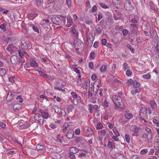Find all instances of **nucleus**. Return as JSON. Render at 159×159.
<instances>
[{"label":"nucleus","instance_id":"23","mask_svg":"<svg viewBox=\"0 0 159 159\" xmlns=\"http://www.w3.org/2000/svg\"><path fill=\"white\" fill-rule=\"evenodd\" d=\"M106 132L105 129H102L98 131V134L102 136H104L106 134Z\"/></svg>","mask_w":159,"mask_h":159},{"label":"nucleus","instance_id":"15","mask_svg":"<svg viewBox=\"0 0 159 159\" xmlns=\"http://www.w3.org/2000/svg\"><path fill=\"white\" fill-rule=\"evenodd\" d=\"M30 126V124L28 122H26L25 123L21 125L20 126V129H27Z\"/></svg>","mask_w":159,"mask_h":159},{"label":"nucleus","instance_id":"41","mask_svg":"<svg viewBox=\"0 0 159 159\" xmlns=\"http://www.w3.org/2000/svg\"><path fill=\"white\" fill-rule=\"evenodd\" d=\"M97 9V7L96 5L93 6L92 9V12L93 13L95 12L96 11Z\"/></svg>","mask_w":159,"mask_h":159},{"label":"nucleus","instance_id":"14","mask_svg":"<svg viewBox=\"0 0 159 159\" xmlns=\"http://www.w3.org/2000/svg\"><path fill=\"white\" fill-rule=\"evenodd\" d=\"M14 95L12 94V93L11 92H8L7 98H6L7 100V101H9L12 99L13 98Z\"/></svg>","mask_w":159,"mask_h":159},{"label":"nucleus","instance_id":"18","mask_svg":"<svg viewBox=\"0 0 159 159\" xmlns=\"http://www.w3.org/2000/svg\"><path fill=\"white\" fill-rule=\"evenodd\" d=\"M141 89L139 88L134 89L131 91V92L132 94L135 95L138 93H139L140 92Z\"/></svg>","mask_w":159,"mask_h":159},{"label":"nucleus","instance_id":"39","mask_svg":"<svg viewBox=\"0 0 159 159\" xmlns=\"http://www.w3.org/2000/svg\"><path fill=\"white\" fill-rule=\"evenodd\" d=\"M66 3L69 7H70L71 1V0H66Z\"/></svg>","mask_w":159,"mask_h":159},{"label":"nucleus","instance_id":"51","mask_svg":"<svg viewBox=\"0 0 159 159\" xmlns=\"http://www.w3.org/2000/svg\"><path fill=\"white\" fill-rule=\"evenodd\" d=\"M39 73L40 74V75L41 76H43L46 78H47L48 77V76L47 75L45 74L44 72H43L42 71H39Z\"/></svg>","mask_w":159,"mask_h":159},{"label":"nucleus","instance_id":"25","mask_svg":"<svg viewBox=\"0 0 159 159\" xmlns=\"http://www.w3.org/2000/svg\"><path fill=\"white\" fill-rule=\"evenodd\" d=\"M21 106L20 104H16L13 106V108L15 110H19L21 108Z\"/></svg>","mask_w":159,"mask_h":159},{"label":"nucleus","instance_id":"24","mask_svg":"<svg viewBox=\"0 0 159 159\" xmlns=\"http://www.w3.org/2000/svg\"><path fill=\"white\" fill-rule=\"evenodd\" d=\"M30 66L32 67H36L38 66V64L36 61H33L30 62Z\"/></svg>","mask_w":159,"mask_h":159},{"label":"nucleus","instance_id":"2","mask_svg":"<svg viewBox=\"0 0 159 159\" xmlns=\"http://www.w3.org/2000/svg\"><path fill=\"white\" fill-rule=\"evenodd\" d=\"M74 47L77 52H80L84 49V43L81 40L77 39L74 44Z\"/></svg>","mask_w":159,"mask_h":159},{"label":"nucleus","instance_id":"59","mask_svg":"<svg viewBox=\"0 0 159 159\" xmlns=\"http://www.w3.org/2000/svg\"><path fill=\"white\" fill-rule=\"evenodd\" d=\"M104 104L106 107L109 106V103L106 100H105L104 101Z\"/></svg>","mask_w":159,"mask_h":159},{"label":"nucleus","instance_id":"28","mask_svg":"<svg viewBox=\"0 0 159 159\" xmlns=\"http://www.w3.org/2000/svg\"><path fill=\"white\" fill-rule=\"evenodd\" d=\"M146 112H147V111H146V110H145V108L144 107H142L139 111V112H140L139 115H140L142 113H143V114H144V113H146Z\"/></svg>","mask_w":159,"mask_h":159},{"label":"nucleus","instance_id":"58","mask_svg":"<svg viewBox=\"0 0 159 159\" xmlns=\"http://www.w3.org/2000/svg\"><path fill=\"white\" fill-rule=\"evenodd\" d=\"M95 56V54L94 52H92L90 54V57L91 58H93Z\"/></svg>","mask_w":159,"mask_h":159},{"label":"nucleus","instance_id":"10","mask_svg":"<svg viewBox=\"0 0 159 159\" xmlns=\"http://www.w3.org/2000/svg\"><path fill=\"white\" fill-rule=\"evenodd\" d=\"M76 26L75 25L74 27H72L70 29H71V31L72 33L75 36V38L76 39H77L78 38V32L76 30L75 28V27Z\"/></svg>","mask_w":159,"mask_h":159},{"label":"nucleus","instance_id":"48","mask_svg":"<svg viewBox=\"0 0 159 159\" xmlns=\"http://www.w3.org/2000/svg\"><path fill=\"white\" fill-rule=\"evenodd\" d=\"M16 99H19L20 100V102H22L23 101V99L22 98V97H21V96H20V95H19L16 98Z\"/></svg>","mask_w":159,"mask_h":159},{"label":"nucleus","instance_id":"27","mask_svg":"<svg viewBox=\"0 0 159 159\" xmlns=\"http://www.w3.org/2000/svg\"><path fill=\"white\" fill-rule=\"evenodd\" d=\"M6 74V71L5 70L2 68L0 69V75L3 76L5 75Z\"/></svg>","mask_w":159,"mask_h":159},{"label":"nucleus","instance_id":"50","mask_svg":"<svg viewBox=\"0 0 159 159\" xmlns=\"http://www.w3.org/2000/svg\"><path fill=\"white\" fill-rule=\"evenodd\" d=\"M98 20H99L102 17V14L101 12H99L98 13Z\"/></svg>","mask_w":159,"mask_h":159},{"label":"nucleus","instance_id":"8","mask_svg":"<svg viewBox=\"0 0 159 159\" xmlns=\"http://www.w3.org/2000/svg\"><path fill=\"white\" fill-rule=\"evenodd\" d=\"M11 61L13 64H17L18 61V57L16 56H12L11 57Z\"/></svg>","mask_w":159,"mask_h":159},{"label":"nucleus","instance_id":"56","mask_svg":"<svg viewBox=\"0 0 159 159\" xmlns=\"http://www.w3.org/2000/svg\"><path fill=\"white\" fill-rule=\"evenodd\" d=\"M33 30L36 32H37L38 33H39V30L38 29V28L35 27L34 25H33L32 26Z\"/></svg>","mask_w":159,"mask_h":159},{"label":"nucleus","instance_id":"63","mask_svg":"<svg viewBox=\"0 0 159 159\" xmlns=\"http://www.w3.org/2000/svg\"><path fill=\"white\" fill-rule=\"evenodd\" d=\"M106 39H104L102 40V43L103 45H105L106 44Z\"/></svg>","mask_w":159,"mask_h":159},{"label":"nucleus","instance_id":"61","mask_svg":"<svg viewBox=\"0 0 159 159\" xmlns=\"http://www.w3.org/2000/svg\"><path fill=\"white\" fill-rule=\"evenodd\" d=\"M73 108V107L71 105H69L67 109L69 111H71Z\"/></svg>","mask_w":159,"mask_h":159},{"label":"nucleus","instance_id":"22","mask_svg":"<svg viewBox=\"0 0 159 159\" xmlns=\"http://www.w3.org/2000/svg\"><path fill=\"white\" fill-rule=\"evenodd\" d=\"M108 147L110 148H115V144L109 141L107 145Z\"/></svg>","mask_w":159,"mask_h":159},{"label":"nucleus","instance_id":"64","mask_svg":"<svg viewBox=\"0 0 159 159\" xmlns=\"http://www.w3.org/2000/svg\"><path fill=\"white\" fill-rule=\"evenodd\" d=\"M75 133L79 135L80 133V130L79 129H77L75 130Z\"/></svg>","mask_w":159,"mask_h":159},{"label":"nucleus","instance_id":"57","mask_svg":"<svg viewBox=\"0 0 159 159\" xmlns=\"http://www.w3.org/2000/svg\"><path fill=\"white\" fill-rule=\"evenodd\" d=\"M131 22L134 23H137V20L135 18H134L131 19Z\"/></svg>","mask_w":159,"mask_h":159},{"label":"nucleus","instance_id":"19","mask_svg":"<svg viewBox=\"0 0 159 159\" xmlns=\"http://www.w3.org/2000/svg\"><path fill=\"white\" fill-rule=\"evenodd\" d=\"M29 46H30V45L29 44H26L25 43H21V47L22 49L25 50L28 49Z\"/></svg>","mask_w":159,"mask_h":159},{"label":"nucleus","instance_id":"16","mask_svg":"<svg viewBox=\"0 0 159 159\" xmlns=\"http://www.w3.org/2000/svg\"><path fill=\"white\" fill-rule=\"evenodd\" d=\"M115 95H117L118 96L120 97L122 94L121 89H118L115 90Z\"/></svg>","mask_w":159,"mask_h":159},{"label":"nucleus","instance_id":"54","mask_svg":"<svg viewBox=\"0 0 159 159\" xmlns=\"http://www.w3.org/2000/svg\"><path fill=\"white\" fill-rule=\"evenodd\" d=\"M89 67L91 69H93V64L92 62H90L89 63Z\"/></svg>","mask_w":159,"mask_h":159},{"label":"nucleus","instance_id":"52","mask_svg":"<svg viewBox=\"0 0 159 159\" xmlns=\"http://www.w3.org/2000/svg\"><path fill=\"white\" fill-rule=\"evenodd\" d=\"M57 140L59 141L60 142H61L62 139L59 135H57Z\"/></svg>","mask_w":159,"mask_h":159},{"label":"nucleus","instance_id":"62","mask_svg":"<svg viewBox=\"0 0 159 159\" xmlns=\"http://www.w3.org/2000/svg\"><path fill=\"white\" fill-rule=\"evenodd\" d=\"M0 126L2 128H4L6 126V124L4 123L0 122Z\"/></svg>","mask_w":159,"mask_h":159},{"label":"nucleus","instance_id":"31","mask_svg":"<svg viewBox=\"0 0 159 159\" xmlns=\"http://www.w3.org/2000/svg\"><path fill=\"white\" fill-rule=\"evenodd\" d=\"M90 83V80H88L86 81L85 83V85L86 86V87H85L86 89H89V86Z\"/></svg>","mask_w":159,"mask_h":159},{"label":"nucleus","instance_id":"13","mask_svg":"<svg viewBox=\"0 0 159 159\" xmlns=\"http://www.w3.org/2000/svg\"><path fill=\"white\" fill-rule=\"evenodd\" d=\"M79 151V149L75 147H71L70 148V153L73 154H75L78 152Z\"/></svg>","mask_w":159,"mask_h":159},{"label":"nucleus","instance_id":"34","mask_svg":"<svg viewBox=\"0 0 159 159\" xmlns=\"http://www.w3.org/2000/svg\"><path fill=\"white\" fill-rule=\"evenodd\" d=\"M134 81H133L132 79H130L129 80L127 81L126 83L129 86L131 85L132 84H133Z\"/></svg>","mask_w":159,"mask_h":159},{"label":"nucleus","instance_id":"32","mask_svg":"<svg viewBox=\"0 0 159 159\" xmlns=\"http://www.w3.org/2000/svg\"><path fill=\"white\" fill-rule=\"evenodd\" d=\"M150 75L148 73L143 75V77L145 79H149L150 78Z\"/></svg>","mask_w":159,"mask_h":159},{"label":"nucleus","instance_id":"36","mask_svg":"<svg viewBox=\"0 0 159 159\" xmlns=\"http://www.w3.org/2000/svg\"><path fill=\"white\" fill-rule=\"evenodd\" d=\"M100 6L102 8L106 9L108 8V7L103 3H99Z\"/></svg>","mask_w":159,"mask_h":159},{"label":"nucleus","instance_id":"42","mask_svg":"<svg viewBox=\"0 0 159 159\" xmlns=\"http://www.w3.org/2000/svg\"><path fill=\"white\" fill-rule=\"evenodd\" d=\"M145 130L148 132V133L149 134H150V135L152 136V134L151 133L152 132H151V130L150 129L148 128L147 127H146Z\"/></svg>","mask_w":159,"mask_h":159},{"label":"nucleus","instance_id":"11","mask_svg":"<svg viewBox=\"0 0 159 159\" xmlns=\"http://www.w3.org/2000/svg\"><path fill=\"white\" fill-rule=\"evenodd\" d=\"M89 112L91 114L93 113L92 110L93 109H97L98 107V105H93L92 104H90L89 106Z\"/></svg>","mask_w":159,"mask_h":159},{"label":"nucleus","instance_id":"21","mask_svg":"<svg viewBox=\"0 0 159 159\" xmlns=\"http://www.w3.org/2000/svg\"><path fill=\"white\" fill-rule=\"evenodd\" d=\"M125 116L126 119L129 120L131 119L133 117L132 114L128 112H126L125 114Z\"/></svg>","mask_w":159,"mask_h":159},{"label":"nucleus","instance_id":"4","mask_svg":"<svg viewBox=\"0 0 159 159\" xmlns=\"http://www.w3.org/2000/svg\"><path fill=\"white\" fill-rule=\"evenodd\" d=\"M54 111L55 112L61 115H65V112L64 110L61 109L60 108V107L58 106H55L54 108Z\"/></svg>","mask_w":159,"mask_h":159},{"label":"nucleus","instance_id":"9","mask_svg":"<svg viewBox=\"0 0 159 159\" xmlns=\"http://www.w3.org/2000/svg\"><path fill=\"white\" fill-rule=\"evenodd\" d=\"M40 112L42 114L43 119L45 118L47 119L48 117L49 114L47 111L41 110H40Z\"/></svg>","mask_w":159,"mask_h":159},{"label":"nucleus","instance_id":"47","mask_svg":"<svg viewBox=\"0 0 159 159\" xmlns=\"http://www.w3.org/2000/svg\"><path fill=\"white\" fill-rule=\"evenodd\" d=\"M148 151L147 149H143L141 151L140 153L141 154L143 155L146 153Z\"/></svg>","mask_w":159,"mask_h":159},{"label":"nucleus","instance_id":"30","mask_svg":"<svg viewBox=\"0 0 159 159\" xmlns=\"http://www.w3.org/2000/svg\"><path fill=\"white\" fill-rule=\"evenodd\" d=\"M140 85V84L139 83L136 81H134L133 82V87L134 88H137L139 87Z\"/></svg>","mask_w":159,"mask_h":159},{"label":"nucleus","instance_id":"35","mask_svg":"<svg viewBox=\"0 0 159 159\" xmlns=\"http://www.w3.org/2000/svg\"><path fill=\"white\" fill-rule=\"evenodd\" d=\"M125 138L126 142L129 143H130V138L127 134H126L125 136Z\"/></svg>","mask_w":159,"mask_h":159},{"label":"nucleus","instance_id":"26","mask_svg":"<svg viewBox=\"0 0 159 159\" xmlns=\"http://www.w3.org/2000/svg\"><path fill=\"white\" fill-rule=\"evenodd\" d=\"M107 66L105 65H102L100 69V70L101 72L103 73L105 72L107 69Z\"/></svg>","mask_w":159,"mask_h":159},{"label":"nucleus","instance_id":"5","mask_svg":"<svg viewBox=\"0 0 159 159\" xmlns=\"http://www.w3.org/2000/svg\"><path fill=\"white\" fill-rule=\"evenodd\" d=\"M154 146L156 150L159 149V136H156L154 141Z\"/></svg>","mask_w":159,"mask_h":159},{"label":"nucleus","instance_id":"17","mask_svg":"<svg viewBox=\"0 0 159 159\" xmlns=\"http://www.w3.org/2000/svg\"><path fill=\"white\" fill-rule=\"evenodd\" d=\"M36 148L38 150H44L45 149V148L43 145L40 144H38L36 146Z\"/></svg>","mask_w":159,"mask_h":159},{"label":"nucleus","instance_id":"45","mask_svg":"<svg viewBox=\"0 0 159 159\" xmlns=\"http://www.w3.org/2000/svg\"><path fill=\"white\" fill-rule=\"evenodd\" d=\"M128 68V65L126 63L123 64V70L125 71Z\"/></svg>","mask_w":159,"mask_h":159},{"label":"nucleus","instance_id":"49","mask_svg":"<svg viewBox=\"0 0 159 159\" xmlns=\"http://www.w3.org/2000/svg\"><path fill=\"white\" fill-rule=\"evenodd\" d=\"M102 126L103 125L101 123H98L97 125V128L98 129H100L102 128Z\"/></svg>","mask_w":159,"mask_h":159},{"label":"nucleus","instance_id":"40","mask_svg":"<svg viewBox=\"0 0 159 159\" xmlns=\"http://www.w3.org/2000/svg\"><path fill=\"white\" fill-rule=\"evenodd\" d=\"M132 73V71L129 69L126 72V74L128 76H129L131 75Z\"/></svg>","mask_w":159,"mask_h":159},{"label":"nucleus","instance_id":"53","mask_svg":"<svg viewBox=\"0 0 159 159\" xmlns=\"http://www.w3.org/2000/svg\"><path fill=\"white\" fill-rule=\"evenodd\" d=\"M18 53H19V56H20V57L21 58H23L24 57V55H23V54L22 52V51L21 50H19L18 51Z\"/></svg>","mask_w":159,"mask_h":159},{"label":"nucleus","instance_id":"7","mask_svg":"<svg viewBox=\"0 0 159 159\" xmlns=\"http://www.w3.org/2000/svg\"><path fill=\"white\" fill-rule=\"evenodd\" d=\"M74 135V132L73 129H70L67 132L66 136L67 138L70 139H72Z\"/></svg>","mask_w":159,"mask_h":159},{"label":"nucleus","instance_id":"12","mask_svg":"<svg viewBox=\"0 0 159 159\" xmlns=\"http://www.w3.org/2000/svg\"><path fill=\"white\" fill-rule=\"evenodd\" d=\"M41 116V115L39 114H36L34 116V118L35 120H39V122L40 123V124H41V122H42V124H43L44 120H42L39 119V118H40Z\"/></svg>","mask_w":159,"mask_h":159},{"label":"nucleus","instance_id":"6","mask_svg":"<svg viewBox=\"0 0 159 159\" xmlns=\"http://www.w3.org/2000/svg\"><path fill=\"white\" fill-rule=\"evenodd\" d=\"M102 29V26L101 24H97L95 27V30L96 32L99 34H101Z\"/></svg>","mask_w":159,"mask_h":159},{"label":"nucleus","instance_id":"37","mask_svg":"<svg viewBox=\"0 0 159 159\" xmlns=\"http://www.w3.org/2000/svg\"><path fill=\"white\" fill-rule=\"evenodd\" d=\"M130 159H139V158L137 155H133L131 156Z\"/></svg>","mask_w":159,"mask_h":159},{"label":"nucleus","instance_id":"1","mask_svg":"<svg viewBox=\"0 0 159 159\" xmlns=\"http://www.w3.org/2000/svg\"><path fill=\"white\" fill-rule=\"evenodd\" d=\"M112 99L117 107L121 108L122 107L121 105L122 100L120 97L118 96L117 95H114L112 97Z\"/></svg>","mask_w":159,"mask_h":159},{"label":"nucleus","instance_id":"46","mask_svg":"<svg viewBox=\"0 0 159 159\" xmlns=\"http://www.w3.org/2000/svg\"><path fill=\"white\" fill-rule=\"evenodd\" d=\"M11 47V45L9 44L7 48V50L8 51L11 52L12 51V50Z\"/></svg>","mask_w":159,"mask_h":159},{"label":"nucleus","instance_id":"44","mask_svg":"<svg viewBox=\"0 0 159 159\" xmlns=\"http://www.w3.org/2000/svg\"><path fill=\"white\" fill-rule=\"evenodd\" d=\"M85 23L88 25H90L93 23V21L90 20H85Z\"/></svg>","mask_w":159,"mask_h":159},{"label":"nucleus","instance_id":"60","mask_svg":"<svg viewBox=\"0 0 159 159\" xmlns=\"http://www.w3.org/2000/svg\"><path fill=\"white\" fill-rule=\"evenodd\" d=\"M70 158L73 159L75 158V157L74 155L75 154H73L72 153H71L70 152Z\"/></svg>","mask_w":159,"mask_h":159},{"label":"nucleus","instance_id":"3","mask_svg":"<svg viewBox=\"0 0 159 159\" xmlns=\"http://www.w3.org/2000/svg\"><path fill=\"white\" fill-rule=\"evenodd\" d=\"M52 20L55 24L58 25L62 24V22L61 19L57 16H54L51 18Z\"/></svg>","mask_w":159,"mask_h":159},{"label":"nucleus","instance_id":"43","mask_svg":"<svg viewBox=\"0 0 159 159\" xmlns=\"http://www.w3.org/2000/svg\"><path fill=\"white\" fill-rule=\"evenodd\" d=\"M71 94L73 98L75 99L77 98V95L76 93L72 92L71 93Z\"/></svg>","mask_w":159,"mask_h":159},{"label":"nucleus","instance_id":"38","mask_svg":"<svg viewBox=\"0 0 159 159\" xmlns=\"http://www.w3.org/2000/svg\"><path fill=\"white\" fill-rule=\"evenodd\" d=\"M132 128L135 132L137 133L138 132L139 129L138 127L135 126H134L132 127Z\"/></svg>","mask_w":159,"mask_h":159},{"label":"nucleus","instance_id":"55","mask_svg":"<svg viewBox=\"0 0 159 159\" xmlns=\"http://www.w3.org/2000/svg\"><path fill=\"white\" fill-rule=\"evenodd\" d=\"M123 34L124 36H125L128 33V30L126 29H124L123 30Z\"/></svg>","mask_w":159,"mask_h":159},{"label":"nucleus","instance_id":"33","mask_svg":"<svg viewBox=\"0 0 159 159\" xmlns=\"http://www.w3.org/2000/svg\"><path fill=\"white\" fill-rule=\"evenodd\" d=\"M90 131L89 132L88 134L86 135V136H87L88 137H90V136L91 135L94 134V132L93 131V130L92 129H90Z\"/></svg>","mask_w":159,"mask_h":159},{"label":"nucleus","instance_id":"20","mask_svg":"<svg viewBox=\"0 0 159 159\" xmlns=\"http://www.w3.org/2000/svg\"><path fill=\"white\" fill-rule=\"evenodd\" d=\"M72 23V20L71 18H69L67 19V24L66 25V26L67 27H70Z\"/></svg>","mask_w":159,"mask_h":159},{"label":"nucleus","instance_id":"29","mask_svg":"<svg viewBox=\"0 0 159 159\" xmlns=\"http://www.w3.org/2000/svg\"><path fill=\"white\" fill-rule=\"evenodd\" d=\"M151 107L153 109H154L155 108V107L156 105V102L153 101H151L150 102Z\"/></svg>","mask_w":159,"mask_h":159}]
</instances>
